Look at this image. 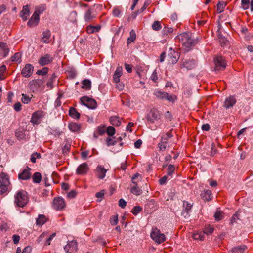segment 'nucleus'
Wrapping results in <instances>:
<instances>
[{
  "label": "nucleus",
  "mask_w": 253,
  "mask_h": 253,
  "mask_svg": "<svg viewBox=\"0 0 253 253\" xmlns=\"http://www.w3.org/2000/svg\"><path fill=\"white\" fill-rule=\"evenodd\" d=\"M29 198L26 191L21 190L14 196V204L19 207H24L28 203Z\"/></svg>",
  "instance_id": "1"
},
{
  "label": "nucleus",
  "mask_w": 253,
  "mask_h": 253,
  "mask_svg": "<svg viewBox=\"0 0 253 253\" xmlns=\"http://www.w3.org/2000/svg\"><path fill=\"white\" fill-rule=\"evenodd\" d=\"M0 194H2L8 190L10 184L8 175L2 172L0 174Z\"/></svg>",
  "instance_id": "2"
},
{
  "label": "nucleus",
  "mask_w": 253,
  "mask_h": 253,
  "mask_svg": "<svg viewBox=\"0 0 253 253\" xmlns=\"http://www.w3.org/2000/svg\"><path fill=\"white\" fill-rule=\"evenodd\" d=\"M150 236L155 242L158 244H161L166 240L164 234L162 233L157 228L154 229L151 232Z\"/></svg>",
  "instance_id": "3"
},
{
  "label": "nucleus",
  "mask_w": 253,
  "mask_h": 253,
  "mask_svg": "<svg viewBox=\"0 0 253 253\" xmlns=\"http://www.w3.org/2000/svg\"><path fill=\"white\" fill-rule=\"evenodd\" d=\"M80 101L83 105L90 109H95L97 107L96 101L88 96H83L81 97Z\"/></svg>",
  "instance_id": "4"
},
{
  "label": "nucleus",
  "mask_w": 253,
  "mask_h": 253,
  "mask_svg": "<svg viewBox=\"0 0 253 253\" xmlns=\"http://www.w3.org/2000/svg\"><path fill=\"white\" fill-rule=\"evenodd\" d=\"M161 116L158 110L155 109H151L147 116V120L151 123H154L160 119Z\"/></svg>",
  "instance_id": "5"
},
{
  "label": "nucleus",
  "mask_w": 253,
  "mask_h": 253,
  "mask_svg": "<svg viewBox=\"0 0 253 253\" xmlns=\"http://www.w3.org/2000/svg\"><path fill=\"white\" fill-rule=\"evenodd\" d=\"M214 64L215 71L224 70L226 66V63L225 61V59L221 56H217L215 58Z\"/></svg>",
  "instance_id": "6"
},
{
  "label": "nucleus",
  "mask_w": 253,
  "mask_h": 253,
  "mask_svg": "<svg viewBox=\"0 0 253 253\" xmlns=\"http://www.w3.org/2000/svg\"><path fill=\"white\" fill-rule=\"evenodd\" d=\"M196 65V62L193 59H183L182 63L180 64V68H185L187 70H191L193 69Z\"/></svg>",
  "instance_id": "7"
},
{
  "label": "nucleus",
  "mask_w": 253,
  "mask_h": 253,
  "mask_svg": "<svg viewBox=\"0 0 253 253\" xmlns=\"http://www.w3.org/2000/svg\"><path fill=\"white\" fill-rule=\"evenodd\" d=\"M66 252L74 253L78 249V244L76 240L68 241L67 244L64 248Z\"/></svg>",
  "instance_id": "8"
},
{
  "label": "nucleus",
  "mask_w": 253,
  "mask_h": 253,
  "mask_svg": "<svg viewBox=\"0 0 253 253\" xmlns=\"http://www.w3.org/2000/svg\"><path fill=\"white\" fill-rule=\"evenodd\" d=\"M180 55L179 52L173 50L169 51L168 55V61L170 64H175L178 60Z\"/></svg>",
  "instance_id": "9"
},
{
  "label": "nucleus",
  "mask_w": 253,
  "mask_h": 253,
  "mask_svg": "<svg viewBox=\"0 0 253 253\" xmlns=\"http://www.w3.org/2000/svg\"><path fill=\"white\" fill-rule=\"evenodd\" d=\"M65 207L64 199L61 197L55 198L53 201V207L56 210H61Z\"/></svg>",
  "instance_id": "10"
},
{
  "label": "nucleus",
  "mask_w": 253,
  "mask_h": 253,
  "mask_svg": "<svg viewBox=\"0 0 253 253\" xmlns=\"http://www.w3.org/2000/svg\"><path fill=\"white\" fill-rule=\"evenodd\" d=\"M198 42V39H193L191 38V36L182 43L184 49L189 51L192 47L195 46Z\"/></svg>",
  "instance_id": "11"
},
{
  "label": "nucleus",
  "mask_w": 253,
  "mask_h": 253,
  "mask_svg": "<svg viewBox=\"0 0 253 253\" xmlns=\"http://www.w3.org/2000/svg\"><path fill=\"white\" fill-rule=\"evenodd\" d=\"M34 71V66L31 64H26L21 71V75L25 78L30 77Z\"/></svg>",
  "instance_id": "12"
},
{
  "label": "nucleus",
  "mask_w": 253,
  "mask_h": 253,
  "mask_svg": "<svg viewBox=\"0 0 253 253\" xmlns=\"http://www.w3.org/2000/svg\"><path fill=\"white\" fill-rule=\"evenodd\" d=\"M53 59V58L51 55L46 54L43 56H42L38 60V63L41 66H43L52 62Z\"/></svg>",
  "instance_id": "13"
},
{
  "label": "nucleus",
  "mask_w": 253,
  "mask_h": 253,
  "mask_svg": "<svg viewBox=\"0 0 253 253\" xmlns=\"http://www.w3.org/2000/svg\"><path fill=\"white\" fill-rule=\"evenodd\" d=\"M43 117V112L41 111H36L32 115L31 122L34 124H39Z\"/></svg>",
  "instance_id": "14"
},
{
  "label": "nucleus",
  "mask_w": 253,
  "mask_h": 253,
  "mask_svg": "<svg viewBox=\"0 0 253 253\" xmlns=\"http://www.w3.org/2000/svg\"><path fill=\"white\" fill-rule=\"evenodd\" d=\"M88 170V165L86 163H84L79 166L76 169V173L79 175H84L87 172Z\"/></svg>",
  "instance_id": "15"
},
{
  "label": "nucleus",
  "mask_w": 253,
  "mask_h": 253,
  "mask_svg": "<svg viewBox=\"0 0 253 253\" xmlns=\"http://www.w3.org/2000/svg\"><path fill=\"white\" fill-rule=\"evenodd\" d=\"M39 21V16L38 15L37 12H34L32 17L29 19L27 23V25L29 27H34L36 26Z\"/></svg>",
  "instance_id": "16"
},
{
  "label": "nucleus",
  "mask_w": 253,
  "mask_h": 253,
  "mask_svg": "<svg viewBox=\"0 0 253 253\" xmlns=\"http://www.w3.org/2000/svg\"><path fill=\"white\" fill-rule=\"evenodd\" d=\"M107 170L102 166H98L95 169L97 177L100 179H103L106 175Z\"/></svg>",
  "instance_id": "17"
},
{
  "label": "nucleus",
  "mask_w": 253,
  "mask_h": 253,
  "mask_svg": "<svg viewBox=\"0 0 253 253\" xmlns=\"http://www.w3.org/2000/svg\"><path fill=\"white\" fill-rule=\"evenodd\" d=\"M236 102V100L234 96H230L226 98L223 106L226 109H229L232 107Z\"/></svg>",
  "instance_id": "18"
},
{
  "label": "nucleus",
  "mask_w": 253,
  "mask_h": 253,
  "mask_svg": "<svg viewBox=\"0 0 253 253\" xmlns=\"http://www.w3.org/2000/svg\"><path fill=\"white\" fill-rule=\"evenodd\" d=\"M9 52V48L6 43L0 42V54L4 57L7 56Z\"/></svg>",
  "instance_id": "19"
},
{
  "label": "nucleus",
  "mask_w": 253,
  "mask_h": 253,
  "mask_svg": "<svg viewBox=\"0 0 253 253\" xmlns=\"http://www.w3.org/2000/svg\"><path fill=\"white\" fill-rule=\"evenodd\" d=\"M123 69L122 67H118L114 74H113V81L115 83L120 82V77L122 75Z\"/></svg>",
  "instance_id": "20"
},
{
  "label": "nucleus",
  "mask_w": 253,
  "mask_h": 253,
  "mask_svg": "<svg viewBox=\"0 0 253 253\" xmlns=\"http://www.w3.org/2000/svg\"><path fill=\"white\" fill-rule=\"evenodd\" d=\"M31 169L27 168V169H24L21 173L19 174L18 178L20 179L26 180L30 179L31 177V173L30 170Z\"/></svg>",
  "instance_id": "21"
},
{
  "label": "nucleus",
  "mask_w": 253,
  "mask_h": 253,
  "mask_svg": "<svg viewBox=\"0 0 253 253\" xmlns=\"http://www.w3.org/2000/svg\"><path fill=\"white\" fill-rule=\"evenodd\" d=\"M158 146L160 151H165L167 148H169L168 140H167L165 138L161 137L160 142L158 144Z\"/></svg>",
  "instance_id": "22"
},
{
  "label": "nucleus",
  "mask_w": 253,
  "mask_h": 253,
  "mask_svg": "<svg viewBox=\"0 0 253 253\" xmlns=\"http://www.w3.org/2000/svg\"><path fill=\"white\" fill-rule=\"evenodd\" d=\"M44 81L42 79H35L31 81L29 85L32 88H39L43 84Z\"/></svg>",
  "instance_id": "23"
},
{
  "label": "nucleus",
  "mask_w": 253,
  "mask_h": 253,
  "mask_svg": "<svg viewBox=\"0 0 253 253\" xmlns=\"http://www.w3.org/2000/svg\"><path fill=\"white\" fill-rule=\"evenodd\" d=\"M30 14V9L28 5H25L23 7V9L20 13V16L22 18L23 21H26L27 19V17Z\"/></svg>",
  "instance_id": "24"
},
{
  "label": "nucleus",
  "mask_w": 253,
  "mask_h": 253,
  "mask_svg": "<svg viewBox=\"0 0 253 253\" xmlns=\"http://www.w3.org/2000/svg\"><path fill=\"white\" fill-rule=\"evenodd\" d=\"M69 130L73 132H78L81 129V125L76 123H71L68 124Z\"/></svg>",
  "instance_id": "25"
},
{
  "label": "nucleus",
  "mask_w": 253,
  "mask_h": 253,
  "mask_svg": "<svg viewBox=\"0 0 253 253\" xmlns=\"http://www.w3.org/2000/svg\"><path fill=\"white\" fill-rule=\"evenodd\" d=\"M51 36V33L49 30H46L42 32V41L45 43H48L50 42L49 38Z\"/></svg>",
  "instance_id": "26"
},
{
  "label": "nucleus",
  "mask_w": 253,
  "mask_h": 253,
  "mask_svg": "<svg viewBox=\"0 0 253 253\" xmlns=\"http://www.w3.org/2000/svg\"><path fill=\"white\" fill-rule=\"evenodd\" d=\"M247 249V247L246 245H242L233 248L231 251L232 253H243Z\"/></svg>",
  "instance_id": "27"
},
{
  "label": "nucleus",
  "mask_w": 253,
  "mask_h": 253,
  "mask_svg": "<svg viewBox=\"0 0 253 253\" xmlns=\"http://www.w3.org/2000/svg\"><path fill=\"white\" fill-rule=\"evenodd\" d=\"M191 36V34L188 32H184L182 34H179L176 37V38L179 40V41L183 43L187 39Z\"/></svg>",
  "instance_id": "28"
},
{
  "label": "nucleus",
  "mask_w": 253,
  "mask_h": 253,
  "mask_svg": "<svg viewBox=\"0 0 253 253\" xmlns=\"http://www.w3.org/2000/svg\"><path fill=\"white\" fill-rule=\"evenodd\" d=\"M84 20L86 22H89L91 20L95 18V16L92 14V11L90 9H88L84 14Z\"/></svg>",
  "instance_id": "29"
},
{
  "label": "nucleus",
  "mask_w": 253,
  "mask_h": 253,
  "mask_svg": "<svg viewBox=\"0 0 253 253\" xmlns=\"http://www.w3.org/2000/svg\"><path fill=\"white\" fill-rule=\"evenodd\" d=\"M218 32V37L219 39V42L221 46H226L228 44V41L226 39L224 36L221 34V32L219 31Z\"/></svg>",
  "instance_id": "30"
},
{
  "label": "nucleus",
  "mask_w": 253,
  "mask_h": 253,
  "mask_svg": "<svg viewBox=\"0 0 253 253\" xmlns=\"http://www.w3.org/2000/svg\"><path fill=\"white\" fill-rule=\"evenodd\" d=\"M69 115L70 117L75 119H79L80 117V114L77 111V110L73 107H71L69 109Z\"/></svg>",
  "instance_id": "31"
},
{
  "label": "nucleus",
  "mask_w": 253,
  "mask_h": 253,
  "mask_svg": "<svg viewBox=\"0 0 253 253\" xmlns=\"http://www.w3.org/2000/svg\"><path fill=\"white\" fill-rule=\"evenodd\" d=\"M47 218L43 214H40L36 220V224L39 226H42L47 221Z\"/></svg>",
  "instance_id": "32"
},
{
  "label": "nucleus",
  "mask_w": 253,
  "mask_h": 253,
  "mask_svg": "<svg viewBox=\"0 0 253 253\" xmlns=\"http://www.w3.org/2000/svg\"><path fill=\"white\" fill-rule=\"evenodd\" d=\"M100 26H92L91 25L86 27V31L88 34H92L94 32H98L100 30Z\"/></svg>",
  "instance_id": "33"
},
{
  "label": "nucleus",
  "mask_w": 253,
  "mask_h": 253,
  "mask_svg": "<svg viewBox=\"0 0 253 253\" xmlns=\"http://www.w3.org/2000/svg\"><path fill=\"white\" fill-rule=\"evenodd\" d=\"M153 94L155 96H156V97L159 99H165L166 98V95H167V92L157 89L155 90Z\"/></svg>",
  "instance_id": "34"
},
{
  "label": "nucleus",
  "mask_w": 253,
  "mask_h": 253,
  "mask_svg": "<svg viewBox=\"0 0 253 253\" xmlns=\"http://www.w3.org/2000/svg\"><path fill=\"white\" fill-rule=\"evenodd\" d=\"M226 2L221 1H219L217 5V12L218 13H221L224 10V8L226 6Z\"/></svg>",
  "instance_id": "35"
},
{
  "label": "nucleus",
  "mask_w": 253,
  "mask_h": 253,
  "mask_svg": "<svg viewBox=\"0 0 253 253\" xmlns=\"http://www.w3.org/2000/svg\"><path fill=\"white\" fill-rule=\"evenodd\" d=\"M136 35L135 32L134 30L130 31L129 33V37L127 39V44H129L133 42L136 39Z\"/></svg>",
  "instance_id": "36"
},
{
  "label": "nucleus",
  "mask_w": 253,
  "mask_h": 253,
  "mask_svg": "<svg viewBox=\"0 0 253 253\" xmlns=\"http://www.w3.org/2000/svg\"><path fill=\"white\" fill-rule=\"evenodd\" d=\"M109 120L110 123L113 126H118L121 124V121L118 116L111 117Z\"/></svg>",
  "instance_id": "37"
},
{
  "label": "nucleus",
  "mask_w": 253,
  "mask_h": 253,
  "mask_svg": "<svg viewBox=\"0 0 253 253\" xmlns=\"http://www.w3.org/2000/svg\"><path fill=\"white\" fill-rule=\"evenodd\" d=\"M134 184L135 185L131 189V192L137 196L141 195L142 193V190L137 186V183Z\"/></svg>",
  "instance_id": "38"
},
{
  "label": "nucleus",
  "mask_w": 253,
  "mask_h": 253,
  "mask_svg": "<svg viewBox=\"0 0 253 253\" xmlns=\"http://www.w3.org/2000/svg\"><path fill=\"white\" fill-rule=\"evenodd\" d=\"M11 61L13 62H18L20 63L21 61V54L19 52H17L14 54L11 58Z\"/></svg>",
  "instance_id": "39"
},
{
  "label": "nucleus",
  "mask_w": 253,
  "mask_h": 253,
  "mask_svg": "<svg viewBox=\"0 0 253 253\" xmlns=\"http://www.w3.org/2000/svg\"><path fill=\"white\" fill-rule=\"evenodd\" d=\"M41 174L39 172H36L33 175V181L34 183H39L41 181Z\"/></svg>",
  "instance_id": "40"
},
{
  "label": "nucleus",
  "mask_w": 253,
  "mask_h": 253,
  "mask_svg": "<svg viewBox=\"0 0 253 253\" xmlns=\"http://www.w3.org/2000/svg\"><path fill=\"white\" fill-rule=\"evenodd\" d=\"M214 217L216 221L221 220L223 217V212L217 209L214 215Z\"/></svg>",
  "instance_id": "41"
},
{
  "label": "nucleus",
  "mask_w": 253,
  "mask_h": 253,
  "mask_svg": "<svg viewBox=\"0 0 253 253\" xmlns=\"http://www.w3.org/2000/svg\"><path fill=\"white\" fill-rule=\"evenodd\" d=\"M83 86L82 88H85L86 90L91 88V81L88 79H85L83 81Z\"/></svg>",
  "instance_id": "42"
},
{
  "label": "nucleus",
  "mask_w": 253,
  "mask_h": 253,
  "mask_svg": "<svg viewBox=\"0 0 253 253\" xmlns=\"http://www.w3.org/2000/svg\"><path fill=\"white\" fill-rule=\"evenodd\" d=\"M152 28L155 31L160 30L162 28L160 22L159 21H155L152 25Z\"/></svg>",
  "instance_id": "43"
},
{
  "label": "nucleus",
  "mask_w": 253,
  "mask_h": 253,
  "mask_svg": "<svg viewBox=\"0 0 253 253\" xmlns=\"http://www.w3.org/2000/svg\"><path fill=\"white\" fill-rule=\"evenodd\" d=\"M193 238L195 240H203L204 238V234L202 233H194L192 235Z\"/></svg>",
  "instance_id": "44"
},
{
  "label": "nucleus",
  "mask_w": 253,
  "mask_h": 253,
  "mask_svg": "<svg viewBox=\"0 0 253 253\" xmlns=\"http://www.w3.org/2000/svg\"><path fill=\"white\" fill-rule=\"evenodd\" d=\"M41 158V155L40 153L36 152V153H33L31 155L30 160L32 163H36V158L40 159Z\"/></svg>",
  "instance_id": "45"
},
{
  "label": "nucleus",
  "mask_w": 253,
  "mask_h": 253,
  "mask_svg": "<svg viewBox=\"0 0 253 253\" xmlns=\"http://www.w3.org/2000/svg\"><path fill=\"white\" fill-rule=\"evenodd\" d=\"M56 76L55 75V74H53L46 84V85L48 87H49L51 89L52 88L53 82L56 79Z\"/></svg>",
  "instance_id": "46"
},
{
  "label": "nucleus",
  "mask_w": 253,
  "mask_h": 253,
  "mask_svg": "<svg viewBox=\"0 0 253 253\" xmlns=\"http://www.w3.org/2000/svg\"><path fill=\"white\" fill-rule=\"evenodd\" d=\"M172 32L173 28L165 26L162 31V33L163 35H167L169 34L172 33Z\"/></svg>",
  "instance_id": "47"
},
{
  "label": "nucleus",
  "mask_w": 253,
  "mask_h": 253,
  "mask_svg": "<svg viewBox=\"0 0 253 253\" xmlns=\"http://www.w3.org/2000/svg\"><path fill=\"white\" fill-rule=\"evenodd\" d=\"M239 213L238 211H236L235 214H233L231 218L230 223L233 224L234 223H236L238 220H240L239 218Z\"/></svg>",
  "instance_id": "48"
},
{
  "label": "nucleus",
  "mask_w": 253,
  "mask_h": 253,
  "mask_svg": "<svg viewBox=\"0 0 253 253\" xmlns=\"http://www.w3.org/2000/svg\"><path fill=\"white\" fill-rule=\"evenodd\" d=\"M175 170V167L173 165L170 164L168 166L167 174L168 176H171Z\"/></svg>",
  "instance_id": "49"
},
{
  "label": "nucleus",
  "mask_w": 253,
  "mask_h": 253,
  "mask_svg": "<svg viewBox=\"0 0 253 253\" xmlns=\"http://www.w3.org/2000/svg\"><path fill=\"white\" fill-rule=\"evenodd\" d=\"M48 71L47 67H44L42 70H39L37 71L36 74L38 75H45Z\"/></svg>",
  "instance_id": "50"
},
{
  "label": "nucleus",
  "mask_w": 253,
  "mask_h": 253,
  "mask_svg": "<svg viewBox=\"0 0 253 253\" xmlns=\"http://www.w3.org/2000/svg\"><path fill=\"white\" fill-rule=\"evenodd\" d=\"M106 132L108 135L112 136L115 133V129L113 126H109L106 129Z\"/></svg>",
  "instance_id": "51"
},
{
  "label": "nucleus",
  "mask_w": 253,
  "mask_h": 253,
  "mask_svg": "<svg viewBox=\"0 0 253 253\" xmlns=\"http://www.w3.org/2000/svg\"><path fill=\"white\" fill-rule=\"evenodd\" d=\"M150 0H146L145 2H144V4L143 5V6L141 7V9H140L139 10H138V13H142L146 9V8L147 7V6L150 4Z\"/></svg>",
  "instance_id": "52"
},
{
  "label": "nucleus",
  "mask_w": 253,
  "mask_h": 253,
  "mask_svg": "<svg viewBox=\"0 0 253 253\" xmlns=\"http://www.w3.org/2000/svg\"><path fill=\"white\" fill-rule=\"evenodd\" d=\"M192 207V204H191L190 203H188L187 201H183V207L184 208V210L190 211L191 208Z\"/></svg>",
  "instance_id": "53"
},
{
  "label": "nucleus",
  "mask_w": 253,
  "mask_h": 253,
  "mask_svg": "<svg viewBox=\"0 0 253 253\" xmlns=\"http://www.w3.org/2000/svg\"><path fill=\"white\" fill-rule=\"evenodd\" d=\"M142 210V207H141L140 206H135L132 210V213L135 215H136L137 214H138V213H139Z\"/></svg>",
  "instance_id": "54"
},
{
  "label": "nucleus",
  "mask_w": 253,
  "mask_h": 253,
  "mask_svg": "<svg viewBox=\"0 0 253 253\" xmlns=\"http://www.w3.org/2000/svg\"><path fill=\"white\" fill-rule=\"evenodd\" d=\"M249 3H250L249 0H241V5H242V8L244 10H246L249 8Z\"/></svg>",
  "instance_id": "55"
},
{
  "label": "nucleus",
  "mask_w": 253,
  "mask_h": 253,
  "mask_svg": "<svg viewBox=\"0 0 253 253\" xmlns=\"http://www.w3.org/2000/svg\"><path fill=\"white\" fill-rule=\"evenodd\" d=\"M165 99L167 100L170 102H173L176 100V96L175 95H169V93H167V95H166V98Z\"/></svg>",
  "instance_id": "56"
},
{
  "label": "nucleus",
  "mask_w": 253,
  "mask_h": 253,
  "mask_svg": "<svg viewBox=\"0 0 253 253\" xmlns=\"http://www.w3.org/2000/svg\"><path fill=\"white\" fill-rule=\"evenodd\" d=\"M6 67L5 65H3L0 67V80L4 79V73L5 72Z\"/></svg>",
  "instance_id": "57"
},
{
  "label": "nucleus",
  "mask_w": 253,
  "mask_h": 253,
  "mask_svg": "<svg viewBox=\"0 0 253 253\" xmlns=\"http://www.w3.org/2000/svg\"><path fill=\"white\" fill-rule=\"evenodd\" d=\"M118 216L117 215H113L112 216L110 219V222L111 225H115L118 223Z\"/></svg>",
  "instance_id": "58"
},
{
  "label": "nucleus",
  "mask_w": 253,
  "mask_h": 253,
  "mask_svg": "<svg viewBox=\"0 0 253 253\" xmlns=\"http://www.w3.org/2000/svg\"><path fill=\"white\" fill-rule=\"evenodd\" d=\"M22 96L21 101L23 103L28 104L30 102L31 98L29 96L24 94H22Z\"/></svg>",
  "instance_id": "59"
},
{
  "label": "nucleus",
  "mask_w": 253,
  "mask_h": 253,
  "mask_svg": "<svg viewBox=\"0 0 253 253\" xmlns=\"http://www.w3.org/2000/svg\"><path fill=\"white\" fill-rule=\"evenodd\" d=\"M217 152V150L215 148V145L214 143H212L211 148V152H210V155L211 156H214Z\"/></svg>",
  "instance_id": "60"
},
{
  "label": "nucleus",
  "mask_w": 253,
  "mask_h": 253,
  "mask_svg": "<svg viewBox=\"0 0 253 253\" xmlns=\"http://www.w3.org/2000/svg\"><path fill=\"white\" fill-rule=\"evenodd\" d=\"M71 145L68 143H66L62 148L63 153L64 154H67L70 149Z\"/></svg>",
  "instance_id": "61"
},
{
  "label": "nucleus",
  "mask_w": 253,
  "mask_h": 253,
  "mask_svg": "<svg viewBox=\"0 0 253 253\" xmlns=\"http://www.w3.org/2000/svg\"><path fill=\"white\" fill-rule=\"evenodd\" d=\"M150 78L153 81L155 82V83L158 82V77L157 73L156 70H154L153 71V72L152 73V74L150 77Z\"/></svg>",
  "instance_id": "62"
},
{
  "label": "nucleus",
  "mask_w": 253,
  "mask_h": 253,
  "mask_svg": "<svg viewBox=\"0 0 253 253\" xmlns=\"http://www.w3.org/2000/svg\"><path fill=\"white\" fill-rule=\"evenodd\" d=\"M56 233H54L50 235L49 237L47 235L46 238V243L45 244L47 245H49L50 244V241L52 240L53 237L55 236Z\"/></svg>",
  "instance_id": "63"
},
{
  "label": "nucleus",
  "mask_w": 253,
  "mask_h": 253,
  "mask_svg": "<svg viewBox=\"0 0 253 253\" xmlns=\"http://www.w3.org/2000/svg\"><path fill=\"white\" fill-rule=\"evenodd\" d=\"M213 230H214V228L213 227H211V226H208L205 228L204 234H206L207 235L211 234L213 232Z\"/></svg>",
  "instance_id": "64"
}]
</instances>
